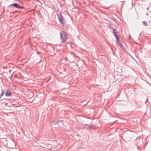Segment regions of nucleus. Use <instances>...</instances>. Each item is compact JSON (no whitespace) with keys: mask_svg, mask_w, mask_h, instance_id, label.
I'll return each instance as SVG.
<instances>
[{"mask_svg":"<svg viewBox=\"0 0 151 151\" xmlns=\"http://www.w3.org/2000/svg\"><path fill=\"white\" fill-rule=\"evenodd\" d=\"M57 15L60 23L63 26L65 23V21L62 15L61 12L60 11H58Z\"/></svg>","mask_w":151,"mask_h":151,"instance_id":"1","label":"nucleus"},{"mask_svg":"<svg viewBox=\"0 0 151 151\" xmlns=\"http://www.w3.org/2000/svg\"><path fill=\"white\" fill-rule=\"evenodd\" d=\"M60 39L61 43L64 42L67 39V33L64 31H62L60 33Z\"/></svg>","mask_w":151,"mask_h":151,"instance_id":"2","label":"nucleus"},{"mask_svg":"<svg viewBox=\"0 0 151 151\" xmlns=\"http://www.w3.org/2000/svg\"><path fill=\"white\" fill-rule=\"evenodd\" d=\"M10 6H13V7L19 9H24V7L20 6L17 3H14L11 4Z\"/></svg>","mask_w":151,"mask_h":151,"instance_id":"3","label":"nucleus"},{"mask_svg":"<svg viewBox=\"0 0 151 151\" xmlns=\"http://www.w3.org/2000/svg\"><path fill=\"white\" fill-rule=\"evenodd\" d=\"M116 42L117 43L118 45L119 46H120V47H123V45L122 43V42L120 41L119 40H119H117V41H116Z\"/></svg>","mask_w":151,"mask_h":151,"instance_id":"4","label":"nucleus"},{"mask_svg":"<svg viewBox=\"0 0 151 151\" xmlns=\"http://www.w3.org/2000/svg\"><path fill=\"white\" fill-rule=\"evenodd\" d=\"M11 95L12 93L9 91H7L5 93V95L6 96H10Z\"/></svg>","mask_w":151,"mask_h":151,"instance_id":"5","label":"nucleus"},{"mask_svg":"<svg viewBox=\"0 0 151 151\" xmlns=\"http://www.w3.org/2000/svg\"><path fill=\"white\" fill-rule=\"evenodd\" d=\"M113 33L114 35L115 34H117V30L116 29H113Z\"/></svg>","mask_w":151,"mask_h":151,"instance_id":"6","label":"nucleus"},{"mask_svg":"<svg viewBox=\"0 0 151 151\" xmlns=\"http://www.w3.org/2000/svg\"><path fill=\"white\" fill-rule=\"evenodd\" d=\"M5 93V91L4 90H2V92L0 96V97L1 98V96L4 95Z\"/></svg>","mask_w":151,"mask_h":151,"instance_id":"7","label":"nucleus"},{"mask_svg":"<svg viewBox=\"0 0 151 151\" xmlns=\"http://www.w3.org/2000/svg\"><path fill=\"white\" fill-rule=\"evenodd\" d=\"M114 35L116 39V41H117V40H119V37H118V35H117V34H115Z\"/></svg>","mask_w":151,"mask_h":151,"instance_id":"8","label":"nucleus"},{"mask_svg":"<svg viewBox=\"0 0 151 151\" xmlns=\"http://www.w3.org/2000/svg\"><path fill=\"white\" fill-rule=\"evenodd\" d=\"M142 24L144 26H146L147 23L146 22L143 21L142 22Z\"/></svg>","mask_w":151,"mask_h":151,"instance_id":"9","label":"nucleus"},{"mask_svg":"<svg viewBox=\"0 0 151 151\" xmlns=\"http://www.w3.org/2000/svg\"><path fill=\"white\" fill-rule=\"evenodd\" d=\"M131 35H129V37H128V39H130V38H131Z\"/></svg>","mask_w":151,"mask_h":151,"instance_id":"10","label":"nucleus"},{"mask_svg":"<svg viewBox=\"0 0 151 151\" xmlns=\"http://www.w3.org/2000/svg\"><path fill=\"white\" fill-rule=\"evenodd\" d=\"M87 126L89 127H90L91 126V125H88Z\"/></svg>","mask_w":151,"mask_h":151,"instance_id":"11","label":"nucleus"},{"mask_svg":"<svg viewBox=\"0 0 151 151\" xmlns=\"http://www.w3.org/2000/svg\"><path fill=\"white\" fill-rule=\"evenodd\" d=\"M55 121L56 122H58L59 121H56V120H55Z\"/></svg>","mask_w":151,"mask_h":151,"instance_id":"12","label":"nucleus"},{"mask_svg":"<svg viewBox=\"0 0 151 151\" xmlns=\"http://www.w3.org/2000/svg\"><path fill=\"white\" fill-rule=\"evenodd\" d=\"M147 10H148V9H149V8L148 7H147Z\"/></svg>","mask_w":151,"mask_h":151,"instance_id":"13","label":"nucleus"}]
</instances>
